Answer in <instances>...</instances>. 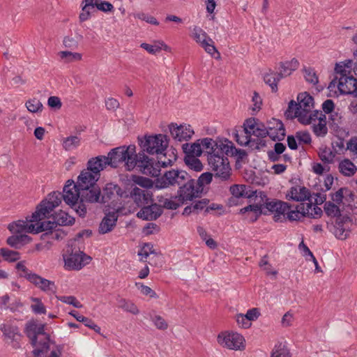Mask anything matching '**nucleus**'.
<instances>
[{
	"label": "nucleus",
	"instance_id": "1",
	"mask_svg": "<svg viewBox=\"0 0 357 357\" xmlns=\"http://www.w3.org/2000/svg\"><path fill=\"white\" fill-rule=\"evenodd\" d=\"M60 198L59 193H50L30 217H27L26 220H18L10 223L8 229L14 234L22 232L38 234L44 231L41 221L48 218L50 213L61 204Z\"/></svg>",
	"mask_w": 357,
	"mask_h": 357
},
{
	"label": "nucleus",
	"instance_id": "2",
	"mask_svg": "<svg viewBox=\"0 0 357 357\" xmlns=\"http://www.w3.org/2000/svg\"><path fill=\"white\" fill-rule=\"evenodd\" d=\"M25 333L33 347L35 357L46 354L50 349V338L45 333V325L29 322L26 325Z\"/></svg>",
	"mask_w": 357,
	"mask_h": 357
},
{
	"label": "nucleus",
	"instance_id": "3",
	"mask_svg": "<svg viewBox=\"0 0 357 357\" xmlns=\"http://www.w3.org/2000/svg\"><path fill=\"white\" fill-rule=\"evenodd\" d=\"M107 164L112 167H117L120 163L125 162L126 169L132 170L137 164L136 147L135 145L119 146L112 149L107 156Z\"/></svg>",
	"mask_w": 357,
	"mask_h": 357
},
{
	"label": "nucleus",
	"instance_id": "4",
	"mask_svg": "<svg viewBox=\"0 0 357 357\" xmlns=\"http://www.w3.org/2000/svg\"><path fill=\"white\" fill-rule=\"evenodd\" d=\"M297 100L298 102L294 100L289 102L287 112L291 116L297 117L301 123L306 122L313 114L314 99L305 92L298 95Z\"/></svg>",
	"mask_w": 357,
	"mask_h": 357
},
{
	"label": "nucleus",
	"instance_id": "5",
	"mask_svg": "<svg viewBox=\"0 0 357 357\" xmlns=\"http://www.w3.org/2000/svg\"><path fill=\"white\" fill-rule=\"evenodd\" d=\"M229 153H233V149L231 152H222L208 157V164L214 176L222 181H228L231 176V169L227 158Z\"/></svg>",
	"mask_w": 357,
	"mask_h": 357
},
{
	"label": "nucleus",
	"instance_id": "6",
	"mask_svg": "<svg viewBox=\"0 0 357 357\" xmlns=\"http://www.w3.org/2000/svg\"><path fill=\"white\" fill-rule=\"evenodd\" d=\"M79 190L81 193V203H79L77 207L75 208V211L80 217H84L87 211L85 203H100L101 190L96 183L90 187L81 188Z\"/></svg>",
	"mask_w": 357,
	"mask_h": 357
},
{
	"label": "nucleus",
	"instance_id": "7",
	"mask_svg": "<svg viewBox=\"0 0 357 357\" xmlns=\"http://www.w3.org/2000/svg\"><path fill=\"white\" fill-rule=\"evenodd\" d=\"M188 174L183 170L167 171L163 176L157 178L155 187L158 189H163L171 186H180L186 179H188Z\"/></svg>",
	"mask_w": 357,
	"mask_h": 357
},
{
	"label": "nucleus",
	"instance_id": "8",
	"mask_svg": "<svg viewBox=\"0 0 357 357\" xmlns=\"http://www.w3.org/2000/svg\"><path fill=\"white\" fill-rule=\"evenodd\" d=\"M308 202L301 203L296 207V211L289 214V220H298L302 217L307 216L312 218H317L322 214V210L318 205L313 204L312 197L307 200Z\"/></svg>",
	"mask_w": 357,
	"mask_h": 357
},
{
	"label": "nucleus",
	"instance_id": "9",
	"mask_svg": "<svg viewBox=\"0 0 357 357\" xmlns=\"http://www.w3.org/2000/svg\"><path fill=\"white\" fill-rule=\"evenodd\" d=\"M217 342L220 346L229 349L242 350L245 349V339L238 333L222 332L218 334Z\"/></svg>",
	"mask_w": 357,
	"mask_h": 357
},
{
	"label": "nucleus",
	"instance_id": "10",
	"mask_svg": "<svg viewBox=\"0 0 357 357\" xmlns=\"http://www.w3.org/2000/svg\"><path fill=\"white\" fill-rule=\"evenodd\" d=\"M200 192L199 188L197 186L196 180L192 179L188 176L177 191V195L174 199H177L181 204H184L188 201H192L194 198L199 197Z\"/></svg>",
	"mask_w": 357,
	"mask_h": 357
},
{
	"label": "nucleus",
	"instance_id": "11",
	"mask_svg": "<svg viewBox=\"0 0 357 357\" xmlns=\"http://www.w3.org/2000/svg\"><path fill=\"white\" fill-rule=\"evenodd\" d=\"M202 152H204L207 156V160L208 157L213 155L221 154L222 152H231V149H234L233 144L227 141L226 144L221 142L218 144L216 141L209 137H205L200 139Z\"/></svg>",
	"mask_w": 357,
	"mask_h": 357
},
{
	"label": "nucleus",
	"instance_id": "12",
	"mask_svg": "<svg viewBox=\"0 0 357 357\" xmlns=\"http://www.w3.org/2000/svg\"><path fill=\"white\" fill-rule=\"evenodd\" d=\"M169 140L165 135H155L146 138L142 144L144 151L150 154H161L168 146Z\"/></svg>",
	"mask_w": 357,
	"mask_h": 357
},
{
	"label": "nucleus",
	"instance_id": "13",
	"mask_svg": "<svg viewBox=\"0 0 357 357\" xmlns=\"http://www.w3.org/2000/svg\"><path fill=\"white\" fill-rule=\"evenodd\" d=\"M266 208L271 213H274V220L276 222H282L284 220H289V214L295 211V209H291V205L288 203L280 200H273L266 202L265 203Z\"/></svg>",
	"mask_w": 357,
	"mask_h": 357
},
{
	"label": "nucleus",
	"instance_id": "14",
	"mask_svg": "<svg viewBox=\"0 0 357 357\" xmlns=\"http://www.w3.org/2000/svg\"><path fill=\"white\" fill-rule=\"evenodd\" d=\"M136 167L144 174L153 177L158 176L160 174V167H162L161 163H159V160L156 162L153 159L149 158L144 153L137 155Z\"/></svg>",
	"mask_w": 357,
	"mask_h": 357
},
{
	"label": "nucleus",
	"instance_id": "15",
	"mask_svg": "<svg viewBox=\"0 0 357 357\" xmlns=\"http://www.w3.org/2000/svg\"><path fill=\"white\" fill-rule=\"evenodd\" d=\"M301 123L311 125L312 132L318 137H325L328 133L326 117L321 111L314 110L311 119Z\"/></svg>",
	"mask_w": 357,
	"mask_h": 357
},
{
	"label": "nucleus",
	"instance_id": "16",
	"mask_svg": "<svg viewBox=\"0 0 357 357\" xmlns=\"http://www.w3.org/2000/svg\"><path fill=\"white\" fill-rule=\"evenodd\" d=\"M79 188L72 180H68L63 187V195L60 192V200L63 198L66 204L71 207L77 208L78 206V200L81 203V193L79 192ZM59 193V192H56Z\"/></svg>",
	"mask_w": 357,
	"mask_h": 357
},
{
	"label": "nucleus",
	"instance_id": "17",
	"mask_svg": "<svg viewBox=\"0 0 357 357\" xmlns=\"http://www.w3.org/2000/svg\"><path fill=\"white\" fill-rule=\"evenodd\" d=\"M64 266L66 270H80L89 264L91 257L82 252L63 255Z\"/></svg>",
	"mask_w": 357,
	"mask_h": 357
},
{
	"label": "nucleus",
	"instance_id": "18",
	"mask_svg": "<svg viewBox=\"0 0 357 357\" xmlns=\"http://www.w3.org/2000/svg\"><path fill=\"white\" fill-rule=\"evenodd\" d=\"M75 219L65 211H60L53 215V221L42 220L44 231H48L55 229L58 225L66 226L74 224Z\"/></svg>",
	"mask_w": 357,
	"mask_h": 357
},
{
	"label": "nucleus",
	"instance_id": "19",
	"mask_svg": "<svg viewBox=\"0 0 357 357\" xmlns=\"http://www.w3.org/2000/svg\"><path fill=\"white\" fill-rule=\"evenodd\" d=\"M352 220L347 216L338 217L331 231L340 240L347 239L351 233Z\"/></svg>",
	"mask_w": 357,
	"mask_h": 357
},
{
	"label": "nucleus",
	"instance_id": "20",
	"mask_svg": "<svg viewBox=\"0 0 357 357\" xmlns=\"http://www.w3.org/2000/svg\"><path fill=\"white\" fill-rule=\"evenodd\" d=\"M169 129L172 138L178 142L188 141L195 133L191 126L188 124L177 125L172 123Z\"/></svg>",
	"mask_w": 357,
	"mask_h": 357
},
{
	"label": "nucleus",
	"instance_id": "21",
	"mask_svg": "<svg viewBox=\"0 0 357 357\" xmlns=\"http://www.w3.org/2000/svg\"><path fill=\"white\" fill-rule=\"evenodd\" d=\"M26 279L43 292L48 294L56 292V286L54 281L45 279L36 273H29L26 276Z\"/></svg>",
	"mask_w": 357,
	"mask_h": 357
},
{
	"label": "nucleus",
	"instance_id": "22",
	"mask_svg": "<svg viewBox=\"0 0 357 357\" xmlns=\"http://www.w3.org/2000/svg\"><path fill=\"white\" fill-rule=\"evenodd\" d=\"M123 192L121 188L113 183H107L101 191L100 203L105 204L117 202L122 197Z\"/></svg>",
	"mask_w": 357,
	"mask_h": 357
},
{
	"label": "nucleus",
	"instance_id": "23",
	"mask_svg": "<svg viewBox=\"0 0 357 357\" xmlns=\"http://www.w3.org/2000/svg\"><path fill=\"white\" fill-rule=\"evenodd\" d=\"M3 335L10 340L12 347L15 349L20 347L22 335L18 327L11 324H3L0 326Z\"/></svg>",
	"mask_w": 357,
	"mask_h": 357
},
{
	"label": "nucleus",
	"instance_id": "24",
	"mask_svg": "<svg viewBox=\"0 0 357 357\" xmlns=\"http://www.w3.org/2000/svg\"><path fill=\"white\" fill-rule=\"evenodd\" d=\"M337 88L342 94H351L357 89V79L352 75H344L338 77Z\"/></svg>",
	"mask_w": 357,
	"mask_h": 357
},
{
	"label": "nucleus",
	"instance_id": "25",
	"mask_svg": "<svg viewBox=\"0 0 357 357\" xmlns=\"http://www.w3.org/2000/svg\"><path fill=\"white\" fill-rule=\"evenodd\" d=\"M311 196L312 195L307 188L298 185L292 186L286 195L289 200L301 202V203L310 199Z\"/></svg>",
	"mask_w": 357,
	"mask_h": 357
},
{
	"label": "nucleus",
	"instance_id": "26",
	"mask_svg": "<svg viewBox=\"0 0 357 357\" xmlns=\"http://www.w3.org/2000/svg\"><path fill=\"white\" fill-rule=\"evenodd\" d=\"M162 213V209L158 204H151L150 206H143L142 209L137 213V216L144 220H153L159 218Z\"/></svg>",
	"mask_w": 357,
	"mask_h": 357
},
{
	"label": "nucleus",
	"instance_id": "27",
	"mask_svg": "<svg viewBox=\"0 0 357 357\" xmlns=\"http://www.w3.org/2000/svg\"><path fill=\"white\" fill-rule=\"evenodd\" d=\"M130 195L138 206H143L152 202V193L148 190L135 187Z\"/></svg>",
	"mask_w": 357,
	"mask_h": 357
},
{
	"label": "nucleus",
	"instance_id": "28",
	"mask_svg": "<svg viewBox=\"0 0 357 357\" xmlns=\"http://www.w3.org/2000/svg\"><path fill=\"white\" fill-rule=\"evenodd\" d=\"M119 210L120 207H117L116 212H109L105 214L99 226L100 234H107L113 229L118 219L117 212Z\"/></svg>",
	"mask_w": 357,
	"mask_h": 357
},
{
	"label": "nucleus",
	"instance_id": "29",
	"mask_svg": "<svg viewBox=\"0 0 357 357\" xmlns=\"http://www.w3.org/2000/svg\"><path fill=\"white\" fill-rule=\"evenodd\" d=\"M98 174H94L88 169L83 170L77 178V185L81 188L85 187H90L92 185L96 184L99 179Z\"/></svg>",
	"mask_w": 357,
	"mask_h": 357
},
{
	"label": "nucleus",
	"instance_id": "30",
	"mask_svg": "<svg viewBox=\"0 0 357 357\" xmlns=\"http://www.w3.org/2000/svg\"><path fill=\"white\" fill-rule=\"evenodd\" d=\"M107 165V159H106L105 156L100 155L93 158L88 161L86 169L94 174H98V176L100 177V171L103 170Z\"/></svg>",
	"mask_w": 357,
	"mask_h": 357
},
{
	"label": "nucleus",
	"instance_id": "31",
	"mask_svg": "<svg viewBox=\"0 0 357 357\" xmlns=\"http://www.w3.org/2000/svg\"><path fill=\"white\" fill-rule=\"evenodd\" d=\"M140 47L151 54H156L162 50L169 51V47L162 40H154L152 44L142 43Z\"/></svg>",
	"mask_w": 357,
	"mask_h": 357
},
{
	"label": "nucleus",
	"instance_id": "32",
	"mask_svg": "<svg viewBox=\"0 0 357 357\" xmlns=\"http://www.w3.org/2000/svg\"><path fill=\"white\" fill-rule=\"evenodd\" d=\"M182 149L185 155V157L200 156L202 153V149L200 139L192 144H183L182 146Z\"/></svg>",
	"mask_w": 357,
	"mask_h": 357
},
{
	"label": "nucleus",
	"instance_id": "33",
	"mask_svg": "<svg viewBox=\"0 0 357 357\" xmlns=\"http://www.w3.org/2000/svg\"><path fill=\"white\" fill-rule=\"evenodd\" d=\"M340 172L345 176H352L357 172V167L349 159L341 160L338 165Z\"/></svg>",
	"mask_w": 357,
	"mask_h": 357
},
{
	"label": "nucleus",
	"instance_id": "34",
	"mask_svg": "<svg viewBox=\"0 0 357 357\" xmlns=\"http://www.w3.org/2000/svg\"><path fill=\"white\" fill-rule=\"evenodd\" d=\"M230 192L233 196L237 198L240 197H252L255 192L250 190L245 185H234L230 187Z\"/></svg>",
	"mask_w": 357,
	"mask_h": 357
},
{
	"label": "nucleus",
	"instance_id": "35",
	"mask_svg": "<svg viewBox=\"0 0 357 357\" xmlns=\"http://www.w3.org/2000/svg\"><path fill=\"white\" fill-rule=\"evenodd\" d=\"M280 71L278 73L282 75V78L290 75L294 70L299 67L298 61L294 58L289 61L281 62L280 64Z\"/></svg>",
	"mask_w": 357,
	"mask_h": 357
},
{
	"label": "nucleus",
	"instance_id": "36",
	"mask_svg": "<svg viewBox=\"0 0 357 357\" xmlns=\"http://www.w3.org/2000/svg\"><path fill=\"white\" fill-rule=\"evenodd\" d=\"M61 144L67 151L75 150L81 145V137L77 135L68 136L62 139Z\"/></svg>",
	"mask_w": 357,
	"mask_h": 357
},
{
	"label": "nucleus",
	"instance_id": "37",
	"mask_svg": "<svg viewBox=\"0 0 357 357\" xmlns=\"http://www.w3.org/2000/svg\"><path fill=\"white\" fill-rule=\"evenodd\" d=\"M281 79L282 75L273 71L267 73L264 76V82L271 88L273 92L278 91V83Z\"/></svg>",
	"mask_w": 357,
	"mask_h": 357
},
{
	"label": "nucleus",
	"instance_id": "38",
	"mask_svg": "<svg viewBox=\"0 0 357 357\" xmlns=\"http://www.w3.org/2000/svg\"><path fill=\"white\" fill-rule=\"evenodd\" d=\"M289 355L290 352L287 342H278L275 344L271 357H289Z\"/></svg>",
	"mask_w": 357,
	"mask_h": 357
},
{
	"label": "nucleus",
	"instance_id": "39",
	"mask_svg": "<svg viewBox=\"0 0 357 357\" xmlns=\"http://www.w3.org/2000/svg\"><path fill=\"white\" fill-rule=\"evenodd\" d=\"M177 159L176 151L175 149L169 150L163 156L159 158V163H161L162 167L172 166Z\"/></svg>",
	"mask_w": 357,
	"mask_h": 357
},
{
	"label": "nucleus",
	"instance_id": "40",
	"mask_svg": "<svg viewBox=\"0 0 357 357\" xmlns=\"http://www.w3.org/2000/svg\"><path fill=\"white\" fill-rule=\"evenodd\" d=\"M119 307L127 312H130L134 315L138 314L139 310L137 306L131 301L121 298L119 301Z\"/></svg>",
	"mask_w": 357,
	"mask_h": 357
},
{
	"label": "nucleus",
	"instance_id": "41",
	"mask_svg": "<svg viewBox=\"0 0 357 357\" xmlns=\"http://www.w3.org/2000/svg\"><path fill=\"white\" fill-rule=\"evenodd\" d=\"M234 139L241 146H246L251 141V136L243 128L236 130L234 133Z\"/></svg>",
	"mask_w": 357,
	"mask_h": 357
},
{
	"label": "nucleus",
	"instance_id": "42",
	"mask_svg": "<svg viewBox=\"0 0 357 357\" xmlns=\"http://www.w3.org/2000/svg\"><path fill=\"white\" fill-rule=\"evenodd\" d=\"M267 135L273 141H281L285 137V128L282 127L267 130Z\"/></svg>",
	"mask_w": 357,
	"mask_h": 357
},
{
	"label": "nucleus",
	"instance_id": "43",
	"mask_svg": "<svg viewBox=\"0 0 357 357\" xmlns=\"http://www.w3.org/2000/svg\"><path fill=\"white\" fill-rule=\"evenodd\" d=\"M198 156L185 157L184 160L185 164L192 170L200 172L203 169L202 163L200 160L197 158Z\"/></svg>",
	"mask_w": 357,
	"mask_h": 357
},
{
	"label": "nucleus",
	"instance_id": "44",
	"mask_svg": "<svg viewBox=\"0 0 357 357\" xmlns=\"http://www.w3.org/2000/svg\"><path fill=\"white\" fill-rule=\"evenodd\" d=\"M324 211L327 215L331 217H339L340 215V206L337 204L327 202L324 204Z\"/></svg>",
	"mask_w": 357,
	"mask_h": 357
},
{
	"label": "nucleus",
	"instance_id": "45",
	"mask_svg": "<svg viewBox=\"0 0 357 357\" xmlns=\"http://www.w3.org/2000/svg\"><path fill=\"white\" fill-rule=\"evenodd\" d=\"M0 253L6 261L10 262L16 261L20 258V255L18 252L10 250L8 248H1Z\"/></svg>",
	"mask_w": 357,
	"mask_h": 357
},
{
	"label": "nucleus",
	"instance_id": "46",
	"mask_svg": "<svg viewBox=\"0 0 357 357\" xmlns=\"http://www.w3.org/2000/svg\"><path fill=\"white\" fill-rule=\"evenodd\" d=\"M319 156L324 162L332 163L335 155L330 148L324 147L320 149Z\"/></svg>",
	"mask_w": 357,
	"mask_h": 357
},
{
	"label": "nucleus",
	"instance_id": "47",
	"mask_svg": "<svg viewBox=\"0 0 357 357\" xmlns=\"http://www.w3.org/2000/svg\"><path fill=\"white\" fill-rule=\"evenodd\" d=\"M25 105L27 109L31 113L40 112L43 109V104L37 98H32L27 100Z\"/></svg>",
	"mask_w": 357,
	"mask_h": 357
},
{
	"label": "nucleus",
	"instance_id": "48",
	"mask_svg": "<svg viewBox=\"0 0 357 357\" xmlns=\"http://www.w3.org/2000/svg\"><path fill=\"white\" fill-rule=\"evenodd\" d=\"M246 213H251V221H255L259 215L261 214V208L257 205H249L241 209V213L245 214Z\"/></svg>",
	"mask_w": 357,
	"mask_h": 357
},
{
	"label": "nucleus",
	"instance_id": "49",
	"mask_svg": "<svg viewBox=\"0 0 357 357\" xmlns=\"http://www.w3.org/2000/svg\"><path fill=\"white\" fill-rule=\"evenodd\" d=\"M192 37L196 43L200 44L202 42H204L208 36L202 28L195 26L192 31Z\"/></svg>",
	"mask_w": 357,
	"mask_h": 357
},
{
	"label": "nucleus",
	"instance_id": "50",
	"mask_svg": "<svg viewBox=\"0 0 357 357\" xmlns=\"http://www.w3.org/2000/svg\"><path fill=\"white\" fill-rule=\"evenodd\" d=\"M59 55L62 59H65L67 62L80 61L82 59V54L69 51H62L59 53Z\"/></svg>",
	"mask_w": 357,
	"mask_h": 357
},
{
	"label": "nucleus",
	"instance_id": "51",
	"mask_svg": "<svg viewBox=\"0 0 357 357\" xmlns=\"http://www.w3.org/2000/svg\"><path fill=\"white\" fill-rule=\"evenodd\" d=\"M31 301L34 303L31 305V309L34 314H43L46 313V307L38 298H31Z\"/></svg>",
	"mask_w": 357,
	"mask_h": 357
},
{
	"label": "nucleus",
	"instance_id": "52",
	"mask_svg": "<svg viewBox=\"0 0 357 357\" xmlns=\"http://www.w3.org/2000/svg\"><path fill=\"white\" fill-rule=\"evenodd\" d=\"M158 202L164 208L172 210H176L182 204L179 201L177 202L172 199L164 198L162 197H158Z\"/></svg>",
	"mask_w": 357,
	"mask_h": 357
},
{
	"label": "nucleus",
	"instance_id": "53",
	"mask_svg": "<svg viewBox=\"0 0 357 357\" xmlns=\"http://www.w3.org/2000/svg\"><path fill=\"white\" fill-rule=\"evenodd\" d=\"M199 45L208 54L212 56H213L215 53L219 54L216 47L214 45V42L209 36L206 38L204 42H202Z\"/></svg>",
	"mask_w": 357,
	"mask_h": 357
},
{
	"label": "nucleus",
	"instance_id": "54",
	"mask_svg": "<svg viewBox=\"0 0 357 357\" xmlns=\"http://www.w3.org/2000/svg\"><path fill=\"white\" fill-rule=\"evenodd\" d=\"M259 125L257 123V120L255 118H250L247 119L243 124V129L245 130L247 133H248L250 136L253 135L255 129Z\"/></svg>",
	"mask_w": 357,
	"mask_h": 357
},
{
	"label": "nucleus",
	"instance_id": "55",
	"mask_svg": "<svg viewBox=\"0 0 357 357\" xmlns=\"http://www.w3.org/2000/svg\"><path fill=\"white\" fill-rule=\"evenodd\" d=\"M134 17L141 20L142 21H145L146 22L153 24L158 25L159 22L155 17L151 16L150 15L146 14L143 12H139L134 14Z\"/></svg>",
	"mask_w": 357,
	"mask_h": 357
},
{
	"label": "nucleus",
	"instance_id": "56",
	"mask_svg": "<svg viewBox=\"0 0 357 357\" xmlns=\"http://www.w3.org/2000/svg\"><path fill=\"white\" fill-rule=\"evenodd\" d=\"M304 73V77L306 82H307L310 84H312V85H316L318 83V77L313 69L310 68H305Z\"/></svg>",
	"mask_w": 357,
	"mask_h": 357
},
{
	"label": "nucleus",
	"instance_id": "57",
	"mask_svg": "<svg viewBox=\"0 0 357 357\" xmlns=\"http://www.w3.org/2000/svg\"><path fill=\"white\" fill-rule=\"evenodd\" d=\"M347 193H349V191L347 188H340L335 193L333 194L331 196V199L333 202L337 204H340L343 203L344 199H345L344 196Z\"/></svg>",
	"mask_w": 357,
	"mask_h": 357
},
{
	"label": "nucleus",
	"instance_id": "58",
	"mask_svg": "<svg viewBox=\"0 0 357 357\" xmlns=\"http://www.w3.org/2000/svg\"><path fill=\"white\" fill-rule=\"evenodd\" d=\"M94 7L105 13L114 10V6L111 3L102 0H96Z\"/></svg>",
	"mask_w": 357,
	"mask_h": 357
},
{
	"label": "nucleus",
	"instance_id": "59",
	"mask_svg": "<svg viewBox=\"0 0 357 357\" xmlns=\"http://www.w3.org/2000/svg\"><path fill=\"white\" fill-rule=\"evenodd\" d=\"M213 176H214V174L211 172L202 174L198 180L196 181L197 182V186L200 188L202 186L209 184L212 181Z\"/></svg>",
	"mask_w": 357,
	"mask_h": 357
},
{
	"label": "nucleus",
	"instance_id": "60",
	"mask_svg": "<svg viewBox=\"0 0 357 357\" xmlns=\"http://www.w3.org/2000/svg\"><path fill=\"white\" fill-rule=\"evenodd\" d=\"M151 321H153L154 326L159 330H166L168 328V324L160 315H155L151 318Z\"/></svg>",
	"mask_w": 357,
	"mask_h": 357
},
{
	"label": "nucleus",
	"instance_id": "61",
	"mask_svg": "<svg viewBox=\"0 0 357 357\" xmlns=\"http://www.w3.org/2000/svg\"><path fill=\"white\" fill-rule=\"evenodd\" d=\"M296 137L300 144H309L312 139L307 131H298L296 132Z\"/></svg>",
	"mask_w": 357,
	"mask_h": 357
},
{
	"label": "nucleus",
	"instance_id": "62",
	"mask_svg": "<svg viewBox=\"0 0 357 357\" xmlns=\"http://www.w3.org/2000/svg\"><path fill=\"white\" fill-rule=\"evenodd\" d=\"M236 321L239 327L242 328H248L251 326L252 324L243 314H238L236 317Z\"/></svg>",
	"mask_w": 357,
	"mask_h": 357
},
{
	"label": "nucleus",
	"instance_id": "63",
	"mask_svg": "<svg viewBox=\"0 0 357 357\" xmlns=\"http://www.w3.org/2000/svg\"><path fill=\"white\" fill-rule=\"evenodd\" d=\"M59 300L64 303L72 305L77 308H81L82 307L80 302L78 301L77 298L73 296H61L60 297Z\"/></svg>",
	"mask_w": 357,
	"mask_h": 357
},
{
	"label": "nucleus",
	"instance_id": "64",
	"mask_svg": "<svg viewBox=\"0 0 357 357\" xmlns=\"http://www.w3.org/2000/svg\"><path fill=\"white\" fill-rule=\"evenodd\" d=\"M347 150L357 155V136L351 137L347 142Z\"/></svg>",
	"mask_w": 357,
	"mask_h": 357
}]
</instances>
